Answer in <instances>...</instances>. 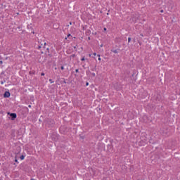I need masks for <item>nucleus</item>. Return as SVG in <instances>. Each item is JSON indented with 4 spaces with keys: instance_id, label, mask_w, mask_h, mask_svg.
I'll return each instance as SVG.
<instances>
[{
    "instance_id": "nucleus-31",
    "label": "nucleus",
    "mask_w": 180,
    "mask_h": 180,
    "mask_svg": "<svg viewBox=\"0 0 180 180\" xmlns=\"http://www.w3.org/2000/svg\"><path fill=\"white\" fill-rule=\"evenodd\" d=\"M0 180H2V179H0Z\"/></svg>"
},
{
    "instance_id": "nucleus-15",
    "label": "nucleus",
    "mask_w": 180,
    "mask_h": 180,
    "mask_svg": "<svg viewBox=\"0 0 180 180\" xmlns=\"http://www.w3.org/2000/svg\"><path fill=\"white\" fill-rule=\"evenodd\" d=\"M15 162H18V159H15Z\"/></svg>"
},
{
    "instance_id": "nucleus-27",
    "label": "nucleus",
    "mask_w": 180,
    "mask_h": 180,
    "mask_svg": "<svg viewBox=\"0 0 180 180\" xmlns=\"http://www.w3.org/2000/svg\"><path fill=\"white\" fill-rule=\"evenodd\" d=\"M141 37H143V34H141Z\"/></svg>"
},
{
    "instance_id": "nucleus-21",
    "label": "nucleus",
    "mask_w": 180,
    "mask_h": 180,
    "mask_svg": "<svg viewBox=\"0 0 180 180\" xmlns=\"http://www.w3.org/2000/svg\"><path fill=\"white\" fill-rule=\"evenodd\" d=\"M94 56H96V53H94Z\"/></svg>"
},
{
    "instance_id": "nucleus-8",
    "label": "nucleus",
    "mask_w": 180,
    "mask_h": 180,
    "mask_svg": "<svg viewBox=\"0 0 180 180\" xmlns=\"http://www.w3.org/2000/svg\"><path fill=\"white\" fill-rule=\"evenodd\" d=\"M97 56H98V57H99V58H98V61H101V55H97Z\"/></svg>"
},
{
    "instance_id": "nucleus-29",
    "label": "nucleus",
    "mask_w": 180,
    "mask_h": 180,
    "mask_svg": "<svg viewBox=\"0 0 180 180\" xmlns=\"http://www.w3.org/2000/svg\"><path fill=\"white\" fill-rule=\"evenodd\" d=\"M89 57H91V54H89Z\"/></svg>"
},
{
    "instance_id": "nucleus-1",
    "label": "nucleus",
    "mask_w": 180,
    "mask_h": 180,
    "mask_svg": "<svg viewBox=\"0 0 180 180\" xmlns=\"http://www.w3.org/2000/svg\"><path fill=\"white\" fill-rule=\"evenodd\" d=\"M4 98H9L11 96V93L9 91H6L4 94Z\"/></svg>"
},
{
    "instance_id": "nucleus-16",
    "label": "nucleus",
    "mask_w": 180,
    "mask_h": 180,
    "mask_svg": "<svg viewBox=\"0 0 180 180\" xmlns=\"http://www.w3.org/2000/svg\"><path fill=\"white\" fill-rule=\"evenodd\" d=\"M70 36H71V34H69L68 35V37H70Z\"/></svg>"
},
{
    "instance_id": "nucleus-3",
    "label": "nucleus",
    "mask_w": 180,
    "mask_h": 180,
    "mask_svg": "<svg viewBox=\"0 0 180 180\" xmlns=\"http://www.w3.org/2000/svg\"><path fill=\"white\" fill-rule=\"evenodd\" d=\"M111 52L114 53V54H118L119 53V49H111Z\"/></svg>"
},
{
    "instance_id": "nucleus-28",
    "label": "nucleus",
    "mask_w": 180,
    "mask_h": 180,
    "mask_svg": "<svg viewBox=\"0 0 180 180\" xmlns=\"http://www.w3.org/2000/svg\"><path fill=\"white\" fill-rule=\"evenodd\" d=\"M107 15H109V13H107Z\"/></svg>"
},
{
    "instance_id": "nucleus-10",
    "label": "nucleus",
    "mask_w": 180,
    "mask_h": 180,
    "mask_svg": "<svg viewBox=\"0 0 180 180\" xmlns=\"http://www.w3.org/2000/svg\"><path fill=\"white\" fill-rule=\"evenodd\" d=\"M92 77H95L96 74L95 73H91Z\"/></svg>"
},
{
    "instance_id": "nucleus-25",
    "label": "nucleus",
    "mask_w": 180,
    "mask_h": 180,
    "mask_svg": "<svg viewBox=\"0 0 180 180\" xmlns=\"http://www.w3.org/2000/svg\"><path fill=\"white\" fill-rule=\"evenodd\" d=\"M0 63H1V64H2V60H1V61H0Z\"/></svg>"
},
{
    "instance_id": "nucleus-20",
    "label": "nucleus",
    "mask_w": 180,
    "mask_h": 180,
    "mask_svg": "<svg viewBox=\"0 0 180 180\" xmlns=\"http://www.w3.org/2000/svg\"><path fill=\"white\" fill-rule=\"evenodd\" d=\"M101 47H103V44H101Z\"/></svg>"
},
{
    "instance_id": "nucleus-23",
    "label": "nucleus",
    "mask_w": 180,
    "mask_h": 180,
    "mask_svg": "<svg viewBox=\"0 0 180 180\" xmlns=\"http://www.w3.org/2000/svg\"><path fill=\"white\" fill-rule=\"evenodd\" d=\"M84 136H81V139H84Z\"/></svg>"
},
{
    "instance_id": "nucleus-5",
    "label": "nucleus",
    "mask_w": 180,
    "mask_h": 180,
    "mask_svg": "<svg viewBox=\"0 0 180 180\" xmlns=\"http://www.w3.org/2000/svg\"><path fill=\"white\" fill-rule=\"evenodd\" d=\"M75 57H76V55L73 54V55L70 56V60H72V58H74Z\"/></svg>"
},
{
    "instance_id": "nucleus-30",
    "label": "nucleus",
    "mask_w": 180,
    "mask_h": 180,
    "mask_svg": "<svg viewBox=\"0 0 180 180\" xmlns=\"http://www.w3.org/2000/svg\"><path fill=\"white\" fill-rule=\"evenodd\" d=\"M54 82H51V84H53Z\"/></svg>"
},
{
    "instance_id": "nucleus-17",
    "label": "nucleus",
    "mask_w": 180,
    "mask_h": 180,
    "mask_svg": "<svg viewBox=\"0 0 180 180\" xmlns=\"http://www.w3.org/2000/svg\"><path fill=\"white\" fill-rule=\"evenodd\" d=\"M160 12L162 13V12H164V11H163V10H161Z\"/></svg>"
},
{
    "instance_id": "nucleus-9",
    "label": "nucleus",
    "mask_w": 180,
    "mask_h": 180,
    "mask_svg": "<svg viewBox=\"0 0 180 180\" xmlns=\"http://www.w3.org/2000/svg\"><path fill=\"white\" fill-rule=\"evenodd\" d=\"M82 61H85V57H83V58H82Z\"/></svg>"
},
{
    "instance_id": "nucleus-18",
    "label": "nucleus",
    "mask_w": 180,
    "mask_h": 180,
    "mask_svg": "<svg viewBox=\"0 0 180 180\" xmlns=\"http://www.w3.org/2000/svg\"><path fill=\"white\" fill-rule=\"evenodd\" d=\"M88 39H89V40H91V37H88Z\"/></svg>"
},
{
    "instance_id": "nucleus-11",
    "label": "nucleus",
    "mask_w": 180,
    "mask_h": 180,
    "mask_svg": "<svg viewBox=\"0 0 180 180\" xmlns=\"http://www.w3.org/2000/svg\"><path fill=\"white\" fill-rule=\"evenodd\" d=\"M86 86H88L89 85V83L86 82Z\"/></svg>"
},
{
    "instance_id": "nucleus-6",
    "label": "nucleus",
    "mask_w": 180,
    "mask_h": 180,
    "mask_svg": "<svg viewBox=\"0 0 180 180\" xmlns=\"http://www.w3.org/2000/svg\"><path fill=\"white\" fill-rule=\"evenodd\" d=\"M20 160H25V155H21V156H20Z\"/></svg>"
},
{
    "instance_id": "nucleus-14",
    "label": "nucleus",
    "mask_w": 180,
    "mask_h": 180,
    "mask_svg": "<svg viewBox=\"0 0 180 180\" xmlns=\"http://www.w3.org/2000/svg\"><path fill=\"white\" fill-rule=\"evenodd\" d=\"M41 75L43 77L44 76V73H41Z\"/></svg>"
},
{
    "instance_id": "nucleus-7",
    "label": "nucleus",
    "mask_w": 180,
    "mask_h": 180,
    "mask_svg": "<svg viewBox=\"0 0 180 180\" xmlns=\"http://www.w3.org/2000/svg\"><path fill=\"white\" fill-rule=\"evenodd\" d=\"M130 41H131V38L129 37L128 38V43H130Z\"/></svg>"
},
{
    "instance_id": "nucleus-4",
    "label": "nucleus",
    "mask_w": 180,
    "mask_h": 180,
    "mask_svg": "<svg viewBox=\"0 0 180 180\" xmlns=\"http://www.w3.org/2000/svg\"><path fill=\"white\" fill-rule=\"evenodd\" d=\"M53 29H58L59 25H58V24H54V25H53Z\"/></svg>"
},
{
    "instance_id": "nucleus-22",
    "label": "nucleus",
    "mask_w": 180,
    "mask_h": 180,
    "mask_svg": "<svg viewBox=\"0 0 180 180\" xmlns=\"http://www.w3.org/2000/svg\"><path fill=\"white\" fill-rule=\"evenodd\" d=\"M38 49H41V46H39Z\"/></svg>"
},
{
    "instance_id": "nucleus-13",
    "label": "nucleus",
    "mask_w": 180,
    "mask_h": 180,
    "mask_svg": "<svg viewBox=\"0 0 180 180\" xmlns=\"http://www.w3.org/2000/svg\"><path fill=\"white\" fill-rule=\"evenodd\" d=\"M79 72L78 69H76L75 72Z\"/></svg>"
},
{
    "instance_id": "nucleus-19",
    "label": "nucleus",
    "mask_w": 180,
    "mask_h": 180,
    "mask_svg": "<svg viewBox=\"0 0 180 180\" xmlns=\"http://www.w3.org/2000/svg\"><path fill=\"white\" fill-rule=\"evenodd\" d=\"M28 108H32V105H28Z\"/></svg>"
},
{
    "instance_id": "nucleus-26",
    "label": "nucleus",
    "mask_w": 180,
    "mask_h": 180,
    "mask_svg": "<svg viewBox=\"0 0 180 180\" xmlns=\"http://www.w3.org/2000/svg\"><path fill=\"white\" fill-rule=\"evenodd\" d=\"M104 30L106 31V28H104Z\"/></svg>"
},
{
    "instance_id": "nucleus-2",
    "label": "nucleus",
    "mask_w": 180,
    "mask_h": 180,
    "mask_svg": "<svg viewBox=\"0 0 180 180\" xmlns=\"http://www.w3.org/2000/svg\"><path fill=\"white\" fill-rule=\"evenodd\" d=\"M10 116L11 117V120H15V117H16V114L15 113H11L10 114Z\"/></svg>"
},
{
    "instance_id": "nucleus-24",
    "label": "nucleus",
    "mask_w": 180,
    "mask_h": 180,
    "mask_svg": "<svg viewBox=\"0 0 180 180\" xmlns=\"http://www.w3.org/2000/svg\"><path fill=\"white\" fill-rule=\"evenodd\" d=\"M74 49H77V46H74Z\"/></svg>"
},
{
    "instance_id": "nucleus-12",
    "label": "nucleus",
    "mask_w": 180,
    "mask_h": 180,
    "mask_svg": "<svg viewBox=\"0 0 180 180\" xmlns=\"http://www.w3.org/2000/svg\"><path fill=\"white\" fill-rule=\"evenodd\" d=\"M61 70H64V66H61Z\"/></svg>"
}]
</instances>
